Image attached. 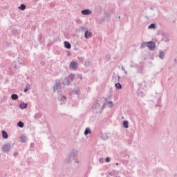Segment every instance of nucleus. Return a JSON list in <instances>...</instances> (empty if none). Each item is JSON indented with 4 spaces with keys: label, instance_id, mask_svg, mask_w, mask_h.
Wrapping results in <instances>:
<instances>
[{
    "label": "nucleus",
    "instance_id": "f257e3e1",
    "mask_svg": "<svg viewBox=\"0 0 177 177\" xmlns=\"http://www.w3.org/2000/svg\"><path fill=\"white\" fill-rule=\"evenodd\" d=\"M78 155V151L73 150L72 153L70 154L69 157L66 159V163L70 164L75 157Z\"/></svg>",
    "mask_w": 177,
    "mask_h": 177
},
{
    "label": "nucleus",
    "instance_id": "f03ea898",
    "mask_svg": "<svg viewBox=\"0 0 177 177\" xmlns=\"http://www.w3.org/2000/svg\"><path fill=\"white\" fill-rule=\"evenodd\" d=\"M61 86L62 82H60L59 80H55V84L53 86V92H57V93H59V90L60 89Z\"/></svg>",
    "mask_w": 177,
    "mask_h": 177
},
{
    "label": "nucleus",
    "instance_id": "7ed1b4c3",
    "mask_svg": "<svg viewBox=\"0 0 177 177\" xmlns=\"http://www.w3.org/2000/svg\"><path fill=\"white\" fill-rule=\"evenodd\" d=\"M10 149H12V145L10 144H5L1 147L3 153H9Z\"/></svg>",
    "mask_w": 177,
    "mask_h": 177
},
{
    "label": "nucleus",
    "instance_id": "20e7f679",
    "mask_svg": "<svg viewBox=\"0 0 177 177\" xmlns=\"http://www.w3.org/2000/svg\"><path fill=\"white\" fill-rule=\"evenodd\" d=\"M147 46L149 47V49H150V50H154V49H156V43L151 41H148L147 43Z\"/></svg>",
    "mask_w": 177,
    "mask_h": 177
},
{
    "label": "nucleus",
    "instance_id": "39448f33",
    "mask_svg": "<svg viewBox=\"0 0 177 177\" xmlns=\"http://www.w3.org/2000/svg\"><path fill=\"white\" fill-rule=\"evenodd\" d=\"M70 67L72 70H77L78 68V62L72 61L70 64Z\"/></svg>",
    "mask_w": 177,
    "mask_h": 177
},
{
    "label": "nucleus",
    "instance_id": "423d86ee",
    "mask_svg": "<svg viewBox=\"0 0 177 177\" xmlns=\"http://www.w3.org/2000/svg\"><path fill=\"white\" fill-rule=\"evenodd\" d=\"M34 118H35V120H37V121H42V113H35Z\"/></svg>",
    "mask_w": 177,
    "mask_h": 177
},
{
    "label": "nucleus",
    "instance_id": "0eeeda50",
    "mask_svg": "<svg viewBox=\"0 0 177 177\" xmlns=\"http://www.w3.org/2000/svg\"><path fill=\"white\" fill-rule=\"evenodd\" d=\"M82 15H84L85 16H87L88 15H92V10L89 9H85L82 10L81 11Z\"/></svg>",
    "mask_w": 177,
    "mask_h": 177
},
{
    "label": "nucleus",
    "instance_id": "6e6552de",
    "mask_svg": "<svg viewBox=\"0 0 177 177\" xmlns=\"http://www.w3.org/2000/svg\"><path fill=\"white\" fill-rule=\"evenodd\" d=\"M84 37H85L86 39H88V38H91V37H92V32L86 30L84 32Z\"/></svg>",
    "mask_w": 177,
    "mask_h": 177
},
{
    "label": "nucleus",
    "instance_id": "1a4fd4ad",
    "mask_svg": "<svg viewBox=\"0 0 177 177\" xmlns=\"http://www.w3.org/2000/svg\"><path fill=\"white\" fill-rule=\"evenodd\" d=\"M64 45L66 49H71V44L70 42L66 41L64 42Z\"/></svg>",
    "mask_w": 177,
    "mask_h": 177
},
{
    "label": "nucleus",
    "instance_id": "9d476101",
    "mask_svg": "<svg viewBox=\"0 0 177 177\" xmlns=\"http://www.w3.org/2000/svg\"><path fill=\"white\" fill-rule=\"evenodd\" d=\"M73 93H75V95H80V93H81V88L80 87L75 88L73 90Z\"/></svg>",
    "mask_w": 177,
    "mask_h": 177
},
{
    "label": "nucleus",
    "instance_id": "9b49d317",
    "mask_svg": "<svg viewBox=\"0 0 177 177\" xmlns=\"http://www.w3.org/2000/svg\"><path fill=\"white\" fill-rule=\"evenodd\" d=\"M129 122H128L127 120H124L122 122V126L124 127V128H125L126 129L129 128Z\"/></svg>",
    "mask_w": 177,
    "mask_h": 177
},
{
    "label": "nucleus",
    "instance_id": "f8f14e48",
    "mask_svg": "<svg viewBox=\"0 0 177 177\" xmlns=\"http://www.w3.org/2000/svg\"><path fill=\"white\" fill-rule=\"evenodd\" d=\"M71 82L68 77H65L63 82L64 85H70Z\"/></svg>",
    "mask_w": 177,
    "mask_h": 177
},
{
    "label": "nucleus",
    "instance_id": "ddd939ff",
    "mask_svg": "<svg viewBox=\"0 0 177 177\" xmlns=\"http://www.w3.org/2000/svg\"><path fill=\"white\" fill-rule=\"evenodd\" d=\"M27 103L22 102L19 104V109L24 110V109H27Z\"/></svg>",
    "mask_w": 177,
    "mask_h": 177
},
{
    "label": "nucleus",
    "instance_id": "4468645a",
    "mask_svg": "<svg viewBox=\"0 0 177 177\" xmlns=\"http://www.w3.org/2000/svg\"><path fill=\"white\" fill-rule=\"evenodd\" d=\"M159 57L162 60L165 57V53L162 50L159 51Z\"/></svg>",
    "mask_w": 177,
    "mask_h": 177
},
{
    "label": "nucleus",
    "instance_id": "2eb2a0df",
    "mask_svg": "<svg viewBox=\"0 0 177 177\" xmlns=\"http://www.w3.org/2000/svg\"><path fill=\"white\" fill-rule=\"evenodd\" d=\"M31 89V85H30V83H27L26 86V88L24 90V92H27Z\"/></svg>",
    "mask_w": 177,
    "mask_h": 177
},
{
    "label": "nucleus",
    "instance_id": "dca6fc26",
    "mask_svg": "<svg viewBox=\"0 0 177 177\" xmlns=\"http://www.w3.org/2000/svg\"><path fill=\"white\" fill-rule=\"evenodd\" d=\"M102 140H107V139H109V135H107V133H104L103 134H102Z\"/></svg>",
    "mask_w": 177,
    "mask_h": 177
},
{
    "label": "nucleus",
    "instance_id": "f3484780",
    "mask_svg": "<svg viewBox=\"0 0 177 177\" xmlns=\"http://www.w3.org/2000/svg\"><path fill=\"white\" fill-rule=\"evenodd\" d=\"M11 99L12 100H17V99H19V95H17V94H12Z\"/></svg>",
    "mask_w": 177,
    "mask_h": 177
},
{
    "label": "nucleus",
    "instance_id": "a211bd4d",
    "mask_svg": "<svg viewBox=\"0 0 177 177\" xmlns=\"http://www.w3.org/2000/svg\"><path fill=\"white\" fill-rule=\"evenodd\" d=\"M21 142L22 143H27V138L24 136H21Z\"/></svg>",
    "mask_w": 177,
    "mask_h": 177
},
{
    "label": "nucleus",
    "instance_id": "6ab92c4d",
    "mask_svg": "<svg viewBox=\"0 0 177 177\" xmlns=\"http://www.w3.org/2000/svg\"><path fill=\"white\" fill-rule=\"evenodd\" d=\"M68 78H69V80H71V81H74V80H75V74L69 75Z\"/></svg>",
    "mask_w": 177,
    "mask_h": 177
},
{
    "label": "nucleus",
    "instance_id": "aec40b11",
    "mask_svg": "<svg viewBox=\"0 0 177 177\" xmlns=\"http://www.w3.org/2000/svg\"><path fill=\"white\" fill-rule=\"evenodd\" d=\"M2 136L3 139H8V133L5 131H2Z\"/></svg>",
    "mask_w": 177,
    "mask_h": 177
},
{
    "label": "nucleus",
    "instance_id": "412c9836",
    "mask_svg": "<svg viewBox=\"0 0 177 177\" xmlns=\"http://www.w3.org/2000/svg\"><path fill=\"white\" fill-rule=\"evenodd\" d=\"M12 64L15 68H20V67H21V66L17 64V62H14Z\"/></svg>",
    "mask_w": 177,
    "mask_h": 177
},
{
    "label": "nucleus",
    "instance_id": "4be33fe9",
    "mask_svg": "<svg viewBox=\"0 0 177 177\" xmlns=\"http://www.w3.org/2000/svg\"><path fill=\"white\" fill-rule=\"evenodd\" d=\"M115 86L117 89H122V85L120 83H116Z\"/></svg>",
    "mask_w": 177,
    "mask_h": 177
},
{
    "label": "nucleus",
    "instance_id": "5701e85b",
    "mask_svg": "<svg viewBox=\"0 0 177 177\" xmlns=\"http://www.w3.org/2000/svg\"><path fill=\"white\" fill-rule=\"evenodd\" d=\"M17 127H19V128H23L24 127V123L21 121H19L17 123Z\"/></svg>",
    "mask_w": 177,
    "mask_h": 177
},
{
    "label": "nucleus",
    "instance_id": "b1692460",
    "mask_svg": "<svg viewBox=\"0 0 177 177\" xmlns=\"http://www.w3.org/2000/svg\"><path fill=\"white\" fill-rule=\"evenodd\" d=\"M91 133V129L86 128L84 131V135H89Z\"/></svg>",
    "mask_w": 177,
    "mask_h": 177
},
{
    "label": "nucleus",
    "instance_id": "393cba45",
    "mask_svg": "<svg viewBox=\"0 0 177 177\" xmlns=\"http://www.w3.org/2000/svg\"><path fill=\"white\" fill-rule=\"evenodd\" d=\"M18 8L20 9V10H26V6L24 4H21Z\"/></svg>",
    "mask_w": 177,
    "mask_h": 177
},
{
    "label": "nucleus",
    "instance_id": "a878e982",
    "mask_svg": "<svg viewBox=\"0 0 177 177\" xmlns=\"http://www.w3.org/2000/svg\"><path fill=\"white\" fill-rule=\"evenodd\" d=\"M90 64H91V62L88 59H86L85 61L84 66H86V67H89Z\"/></svg>",
    "mask_w": 177,
    "mask_h": 177
},
{
    "label": "nucleus",
    "instance_id": "bb28decb",
    "mask_svg": "<svg viewBox=\"0 0 177 177\" xmlns=\"http://www.w3.org/2000/svg\"><path fill=\"white\" fill-rule=\"evenodd\" d=\"M148 28L151 29V28H156V24H151L149 26Z\"/></svg>",
    "mask_w": 177,
    "mask_h": 177
},
{
    "label": "nucleus",
    "instance_id": "cd10ccee",
    "mask_svg": "<svg viewBox=\"0 0 177 177\" xmlns=\"http://www.w3.org/2000/svg\"><path fill=\"white\" fill-rule=\"evenodd\" d=\"M111 58V56H110V55H106L105 57L106 62H109V60H110Z\"/></svg>",
    "mask_w": 177,
    "mask_h": 177
},
{
    "label": "nucleus",
    "instance_id": "c85d7f7f",
    "mask_svg": "<svg viewBox=\"0 0 177 177\" xmlns=\"http://www.w3.org/2000/svg\"><path fill=\"white\" fill-rule=\"evenodd\" d=\"M67 97L64 95H63L61 99H60V102H64V100H66Z\"/></svg>",
    "mask_w": 177,
    "mask_h": 177
},
{
    "label": "nucleus",
    "instance_id": "c756f323",
    "mask_svg": "<svg viewBox=\"0 0 177 177\" xmlns=\"http://www.w3.org/2000/svg\"><path fill=\"white\" fill-rule=\"evenodd\" d=\"M30 149H34L35 147V144H34L33 142L30 143Z\"/></svg>",
    "mask_w": 177,
    "mask_h": 177
},
{
    "label": "nucleus",
    "instance_id": "7c9ffc66",
    "mask_svg": "<svg viewBox=\"0 0 177 177\" xmlns=\"http://www.w3.org/2000/svg\"><path fill=\"white\" fill-rule=\"evenodd\" d=\"M109 104H110V107H113L114 103L113 102V101H109Z\"/></svg>",
    "mask_w": 177,
    "mask_h": 177
},
{
    "label": "nucleus",
    "instance_id": "2f4dec72",
    "mask_svg": "<svg viewBox=\"0 0 177 177\" xmlns=\"http://www.w3.org/2000/svg\"><path fill=\"white\" fill-rule=\"evenodd\" d=\"M104 161V159H103L102 158H100L99 160V162H100L101 164H103Z\"/></svg>",
    "mask_w": 177,
    "mask_h": 177
},
{
    "label": "nucleus",
    "instance_id": "473e14b6",
    "mask_svg": "<svg viewBox=\"0 0 177 177\" xmlns=\"http://www.w3.org/2000/svg\"><path fill=\"white\" fill-rule=\"evenodd\" d=\"M80 29L81 30V31H85V30H86V28L82 26Z\"/></svg>",
    "mask_w": 177,
    "mask_h": 177
},
{
    "label": "nucleus",
    "instance_id": "72a5a7b5",
    "mask_svg": "<svg viewBox=\"0 0 177 177\" xmlns=\"http://www.w3.org/2000/svg\"><path fill=\"white\" fill-rule=\"evenodd\" d=\"M95 107L97 109V107H100V103H99V101L97 102V104L95 105Z\"/></svg>",
    "mask_w": 177,
    "mask_h": 177
},
{
    "label": "nucleus",
    "instance_id": "f704fd0d",
    "mask_svg": "<svg viewBox=\"0 0 177 177\" xmlns=\"http://www.w3.org/2000/svg\"><path fill=\"white\" fill-rule=\"evenodd\" d=\"M105 161L106 162H110V158L109 157L106 158Z\"/></svg>",
    "mask_w": 177,
    "mask_h": 177
},
{
    "label": "nucleus",
    "instance_id": "c9c22d12",
    "mask_svg": "<svg viewBox=\"0 0 177 177\" xmlns=\"http://www.w3.org/2000/svg\"><path fill=\"white\" fill-rule=\"evenodd\" d=\"M18 64L21 66V61L18 60V61H15Z\"/></svg>",
    "mask_w": 177,
    "mask_h": 177
},
{
    "label": "nucleus",
    "instance_id": "e433bc0d",
    "mask_svg": "<svg viewBox=\"0 0 177 177\" xmlns=\"http://www.w3.org/2000/svg\"><path fill=\"white\" fill-rule=\"evenodd\" d=\"M18 156H19V153H17V152L14 153V157H17Z\"/></svg>",
    "mask_w": 177,
    "mask_h": 177
},
{
    "label": "nucleus",
    "instance_id": "4c0bfd02",
    "mask_svg": "<svg viewBox=\"0 0 177 177\" xmlns=\"http://www.w3.org/2000/svg\"><path fill=\"white\" fill-rule=\"evenodd\" d=\"M111 17V15L110 13H108V14L106 15V17L110 18Z\"/></svg>",
    "mask_w": 177,
    "mask_h": 177
},
{
    "label": "nucleus",
    "instance_id": "58836bf2",
    "mask_svg": "<svg viewBox=\"0 0 177 177\" xmlns=\"http://www.w3.org/2000/svg\"><path fill=\"white\" fill-rule=\"evenodd\" d=\"M104 109V104H103L102 108H101V110H103Z\"/></svg>",
    "mask_w": 177,
    "mask_h": 177
},
{
    "label": "nucleus",
    "instance_id": "ea45409f",
    "mask_svg": "<svg viewBox=\"0 0 177 177\" xmlns=\"http://www.w3.org/2000/svg\"><path fill=\"white\" fill-rule=\"evenodd\" d=\"M122 71H125V68H124V66H122Z\"/></svg>",
    "mask_w": 177,
    "mask_h": 177
},
{
    "label": "nucleus",
    "instance_id": "a19ab883",
    "mask_svg": "<svg viewBox=\"0 0 177 177\" xmlns=\"http://www.w3.org/2000/svg\"><path fill=\"white\" fill-rule=\"evenodd\" d=\"M75 162H76L77 164H80L79 160H76Z\"/></svg>",
    "mask_w": 177,
    "mask_h": 177
},
{
    "label": "nucleus",
    "instance_id": "79ce46f5",
    "mask_svg": "<svg viewBox=\"0 0 177 177\" xmlns=\"http://www.w3.org/2000/svg\"><path fill=\"white\" fill-rule=\"evenodd\" d=\"M124 71V74H128V72L127 71Z\"/></svg>",
    "mask_w": 177,
    "mask_h": 177
},
{
    "label": "nucleus",
    "instance_id": "37998d69",
    "mask_svg": "<svg viewBox=\"0 0 177 177\" xmlns=\"http://www.w3.org/2000/svg\"><path fill=\"white\" fill-rule=\"evenodd\" d=\"M118 81H120V78H121V77H120V75H118Z\"/></svg>",
    "mask_w": 177,
    "mask_h": 177
},
{
    "label": "nucleus",
    "instance_id": "c03bdc74",
    "mask_svg": "<svg viewBox=\"0 0 177 177\" xmlns=\"http://www.w3.org/2000/svg\"><path fill=\"white\" fill-rule=\"evenodd\" d=\"M168 41H169V39H167V40H165V42H168Z\"/></svg>",
    "mask_w": 177,
    "mask_h": 177
},
{
    "label": "nucleus",
    "instance_id": "a18cd8bd",
    "mask_svg": "<svg viewBox=\"0 0 177 177\" xmlns=\"http://www.w3.org/2000/svg\"><path fill=\"white\" fill-rule=\"evenodd\" d=\"M174 62H175V63H176V62H177V59H174Z\"/></svg>",
    "mask_w": 177,
    "mask_h": 177
},
{
    "label": "nucleus",
    "instance_id": "49530a36",
    "mask_svg": "<svg viewBox=\"0 0 177 177\" xmlns=\"http://www.w3.org/2000/svg\"><path fill=\"white\" fill-rule=\"evenodd\" d=\"M80 80H82V75H80Z\"/></svg>",
    "mask_w": 177,
    "mask_h": 177
},
{
    "label": "nucleus",
    "instance_id": "de8ad7c7",
    "mask_svg": "<svg viewBox=\"0 0 177 177\" xmlns=\"http://www.w3.org/2000/svg\"><path fill=\"white\" fill-rule=\"evenodd\" d=\"M130 67H131V68H132V67H133V65H130Z\"/></svg>",
    "mask_w": 177,
    "mask_h": 177
},
{
    "label": "nucleus",
    "instance_id": "09e8293b",
    "mask_svg": "<svg viewBox=\"0 0 177 177\" xmlns=\"http://www.w3.org/2000/svg\"><path fill=\"white\" fill-rule=\"evenodd\" d=\"M142 48H143V44H141Z\"/></svg>",
    "mask_w": 177,
    "mask_h": 177
},
{
    "label": "nucleus",
    "instance_id": "8fccbe9b",
    "mask_svg": "<svg viewBox=\"0 0 177 177\" xmlns=\"http://www.w3.org/2000/svg\"><path fill=\"white\" fill-rule=\"evenodd\" d=\"M115 164H116V165H118V162H116Z\"/></svg>",
    "mask_w": 177,
    "mask_h": 177
},
{
    "label": "nucleus",
    "instance_id": "3c124183",
    "mask_svg": "<svg viewBox=\"0 0 177 177\" xmlns=\"http://www.w3.org/2000/svg\"><path fill=\"white\" fill-rule=\"evenodd\" d=\"M35 2H38V0H35Z\"/></svg>",
    "mask_w": 177,
    "mask_h": 177
},
{
    "label": "nucleus",
    "instance_id": "603ef678",
    "mask_svg": "<svg viewBox=\"0 0 177 177\" xmlns=\"http://www.w3.org/2000/svg\"><path fill=\"white\" fill-rule=\"evenodd\" d=\"M118 19H121V17H118Z\"/></svg>",
    "mask_w": 177,
    "mask_h": 177
},
{
    "label": "nucleus",
    "instance_id": "864d4df0",
    "mask_svg": "<svg viewBox=\"0 0 177 177\" xmlns=\"http://www.w3.org/2000/svg\"><path fill=\"white\" fill-rule=\"evenodd\" d=\"M63 103H64V102H61V104H63Z\"/></svg>",
    "mask_w": 177,
    "mask_h": 177
},
{
    "label": "nucleus",
    "instance_id": "5fc2aeb1",
    "mask_svg": "<svg viewBox=\"0 0 177 177\" xmlns=\"http://www.w3.org/2000/svg\"><path fill=\"white\" fill-rule=\"evenodd\" d=\"M165 52H167V50H165Z\"/></svg>",
    "mask_w": 177,
    "mask_h": 177
},
{
    "label": "nucleus",
    "instance_id": "6e6d98bb",
    "mask_svg": "<svg viewBox=\"0 0 177 177\" xmlns=\"http://www.w3.org/2000/svg\"><path fill=\"white\" fill-rule=\"evenodd\" d=\"M167 50H168V47H167Z\"/></svg>",
    "mask_w": 177,
    "mask_h": 177
}]
</instances>
